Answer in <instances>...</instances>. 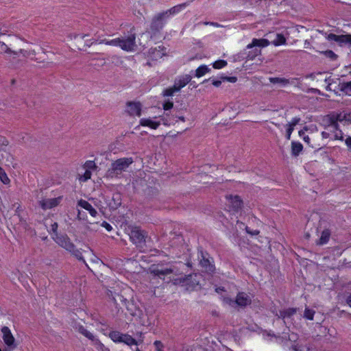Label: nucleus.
Here are the masks:
<instances>
[{"label":"nucleus","mask_w":351,"mask_h":351,"mask_svg":"<svg viewBox=\"0 0 351 351\" xmlns=\"http://www.w3.org/2000/svg\"><path fill=\"white\" fill-rule=\"evenodd\" d=\"M269 43L265 38H253L252 43L247 45L246 49L242 51L239 56L243 59L252 60L261 54V48L268 46Z\"/></svg>","instance_id":"1"},{"label":"nucleus","mask_w":351,"mask_h":351,"mask_svg":"<svg viewBox=\"0 0 351 351\" xmlns=\"http://www.w3.org/2000/svg\"><path fill=\"white\" fill-rule=\"evenodd\" d=\"M128 229L131 242L135 245L140 252H145L147 250V239L149 238L147 232L139 226H129Z\"/></svg>","instance_id":"2"},{"label":"nucleus","mask_w":351,"mask_h":351,"mask_svg":"<svg viewBox=\"0 0 351 351\" xmlns=\"http://www.w3.org/2000/svg\"><path fill=\"white\" fill-rule=\"evenodd\" d=\"M133 162L132 158H121L116 160L112 162L110 167L108 169L106 176L110 178H119Z\"/></svg>","instance_id":"3"},{"label":"nucleus","mask_w":351,"mask_h":351,"mask_svg":"<svg viewBox=\"0 0 351 351\" xmlns=\"http://www.w3.org/2000/svg\"><path fill=\"white\" fill-rule=\"evenodd\" d=\"M168 12H161L154 16L152 21L150 29L154 35L158 33L163 27Z\"/></svg>","instance_id":"4"},{"label":"nucleus","mask_w":351,"mask_h":351,"mask_svg":"<svg viewBox=\"0 0 351 351\" xmlns=\"http://www.w3.org/2000/svg\"><path fill=\"white\" fill-rule=\"evenodd\" d=\"M251 298L244 292H239L235 300L228 299V304L233 308H236L237 306L244 308L247 305L251 304Z\"/></svg>","instance_id":"5"},{"label":"nucleus","mask_w":351,"mask_h":351,"mask_svg":"<svg viewBox=\"0 0 351 351\" xmlns=\"http://www.w3.org/2000/svg\"><path fill=\"white\" fill-rule=\"evenodd\" d=\"M1 330L3 341L8 347L4 351H10L15 349L17 347V344L10 329L8 326H3Z\"/></svg>","instance_id":"6"},{"label":"nucleus","mask_w":351,"mask_h":351,"mask_svg":"<svg viewBox=\"0 0 351 351\" xmlns=\"http://www.w3.org/2000/svg\"><path fill=\"white\" fill-rule=\"evenodd\" d=\"M202 275L198 274H193L189 275L184 280L185 285L187 286V289L197 290L202 288V281H204Z\"/></svg>","instance_id":"7"},{"label":"nucleus","mask_w":351,"mask_h":351,"mask_svg":"<svg viewBox=\"0 0 351 351\" xmlns=\"http://www.w3.org/2000/svg\"><path fill=\"white\" fill-rule=\"evenodd\" d=\"M326 38L329 41H335L342 47L346 45H351V34L336 35L335 34H326Z\"/></svg>","instance_id":"8"},{"label":"nucleus","mask_w":351,"mask_h":351,"mask_svg":"<svg viewBox=\"0 0 351 351\" xmlns=\"http://www.w3.org/2000/svg\"><path fill=\"white\" fill-rule=\"evenodd\" d=\"M199 265L204 269V271L208 274H213L215 269V265L209 260L208 254L202 250L199 252Z\"/></svg>","instance_id":"9"},{"label":"nucleus","mask_w":351,"mask_h":351,"mask_svg":"<svg viewBox=\"0 0 351 351\" xmlns=\"http://www.w3.org/2000/svg\"><path fill=\"white\" fill-rule=\"evenodd\" d=\"M53 239L56 243L68 252L74 250L75 245L71 242L70 238L66 234L56 235V237H53Z\"/></svg>","instance_id":"10"},{"label":"nucleus","mask_w":351,"mask_h":351,"mask_svg":"<svg viewBox=\"0 0 351 351\" xmlns=\"http://www.w3.org/2000/svg\"><path fill=\"white\" fill-rule=\"evenodd\" d=\"M174 269L170 267H162V265L158 263L157 265H153L150 269V272L155 276H158L160 278H163L165 276L173 273Z\"/></svg>","instance_id":"11"},{"label":"nucleus","mask_w":351,"mask_h":351,"mask_svg":"<svg viewBox=\"0 0 351 351\" xmlns=\"http://www.w3.org/2000/svg\"><path fill=\"white\" fill-rule=\"evenodd\" d=\"M126 107L125 111L130 116L140 117L141 115L142 105L140 102L128 101Z\"/></svg>","instance_id":"12"},{"label":"nucleus","mask_w":351,"mask_h":351,"mask_svg":"<svg viewBox=\"0 0 351 351\" xmlns=\"http://www.w3.org/2000/svg\"><path fill=\"white\" fill-rule=\"evenodd\" d=\"M135 34H131L125 39H120L119 47L125 51H130L134 49L135 45Z\"/></svg>","instance_id":"13"},{"label":"nucleus","mask_w":351,"mask_h":351,"mask_svg":"<svg viewBox=\"0 0 351 351\" xmlns=\"http://www.w3.org/2000/svg\"><path fill=\"white\" fill-rule=\"evenodd\" d=\"M229 200V206L234 212H238L243 207V201L239 195H229L226 196Z\"/></svg>","instance_id":"14"},{"label":"nucleus","mask_w":351,"mask_h":351,"mask_svg":"<svg viewBox=\"0 0 351 351\" xmlns=\"http://www.w3.org/2000/svg\"><path fill=\"white\" fill-rule=\"evenodd\" d=\"M61 197L45 199L39 201V205L43 210L51 209L57 206L60 202Z\"/></svg>","instance_id":"15"},{"label":"nucleus","mask_w":351,"mask_h":351,"mask_svg":"<svg viewBox=\"0 0 351 351\" xmlns=\"http://www.w3.org/2000/svg\"><path fill=\"white\" fill-rule=\"evenodd\" d=\"M191 80V77L189 75H186L179 79L175 80L173 86L176 87V90L179 91L182 88L185 86Z\"/></svg>","instance_id":"16"},{"label":"nucleus","mask_w":351,"mask_h":351,"mask_svg":"<svg viewBox=\"0 0 351 351\" xmlns=\"http://www.w3.org/2000/svg\"><path fill=\"white\" fill-rule=\"evenodd\" d=\"M298 311L297 308H289L279 311V313H276V316L278 318L285 319L289 318L295 315Z\"/></svg>","instance_id":"17"},{"label":"nucleus","mask_w":351,"mask_h":351,"mask_svg":"<svg viewBox=\"0 0 351 351\" xmlns=\"http://www.w3.org/2000/svg\"><path fill=\"white\" fill-rule=\"evenodd\" d=\"M77 205L88 210L92 217H96L97 215V210L92 206L90 203L84 199L79 200L77 202Z\"/></svg>","instance_id":"18"},{"label":"nucleus","mask_w":351,"mask_h":351,"mask_svg":"<svg viewBox=\"0 0 351 351\" xmlns=\"http://www.w3.org/2000/svg\"><path fill=\"white\" fill-rule=\"evenodd\" d=\"M331 235V231L326 228L322 232V234L319 240L317 241V244L319 245L327 243Z\"/></svg>","instance_id":"19"},{"label":"nucleus","mask_w":351,"mask_h":351,"mask_svg":"<svg viewBox=\"0 0 351 351\" xmlns=\"http://www.w3.org/2000/svg\"><path fill=\"white\" fill-rule=\"evenodd\" d=\"M140 125L142 126H147L156 130L159 127L160 123L159 121H154L149 118H143L140 120Z\"/></svg>","instance_id":"20"},{"label":"nucleus","mask_w":351,"mask_h":351,"mask_svg":"<svg viewBox=\"0 0 351 351\" xmlns=\"http://www.w3.org/2000/svg\"><path fill=\"white\" fill-rule=\"evenodd\" d=\"M303 149V145L299 143L293 141L291 143V155L298 156Z\"/></svg>","instance_id":"21"},{"label":"nucleus","mask_w":351,"mask_h":351,"mask_svg":"<svg viewBox=\"0 0 351 351\" xmlns=\"http://www.w3.org/2000/svg\"><path fill=\"white\" fill-rule=\"evenodd\" d=\"M123 333L119 332V331H112L109 333V337L116 343H122L123 337Z\"/></svg>","instance_id":"22"},{"label":"nucleus","mask_w":351,"mask_h":351,"mask_svg":"<svg viewBox=\"0 0 351 351\" xmlns=\"http://www.w3.org/2000/svg\"><path fill=\"white\" fill-rule=\"evenodd\" d=\"M76 329L77 330V331L79 332L82 334L84 336L87 337L88 339H90L91 341L95 340V336L90 332L87 330L83 326L80 325L77 327H76Z\"/></svg>","instance_id":"23"},{"label":"nucleus","mask_w":351,"mask_h":351,"mask_svg":"<svg viewBox=\"0 0 351 351\" xmlns=\"http://www.w3.org/2000/svg\"><path fill=\"white\" fill-rule=\"evenodd\" d=\"M339 90L348 95H351V81L339 84Z\"/></svg>","instance_id":"24"},{"label":"nucleus","mask_w":351,"mask_h":351,"mask_svg":"<svg viewBox=\"0 0 351 351\" xmlns=\"http://www.w3.org/2000/svg\"><path fill=\"white\" fill-rule=\"evenodd\" d=\"M210 71V69L208 68L206 65H201L199 66L195 71V76L197 77H200L204 75L206 73Z\"/></svg>","instance_id":"25"},{"label":"nucleus","mask_w":351,"mask_h":351,"mask_svg":"<svg viewBox=\"0 0 351 351\" xmlns=\"http://www.w3.org/2000/svg\"><path fill=\"white\" fill-rule=\"evenodd\" d=\"M269 82L272 84H280L283 86L290 84L289 80L282 77H270Z\"/></svg>","instance_id":"26"},{"label":"nucleus","mask_w":351,"mask_h":351,"mask_svg":"<svg viewBox=\"0 0 351 351\" xmlns=\"http://www.w3.org/2000/svg\"><path fill=\"white\" fill-rule=\"evenodd\" d=\"M122 343H124L128 346L138 345V342L135 339L128 334L123 335Z\"/></svg>","instance_id":"27"},{"label":"nucleus","mask_w":351,"mask_h":351,"mask_svg":"<svg viewBox=\"0 0 351 351\" xmlns=\"http://www.w3.org/2000/svg\"><path fill=\"white\" fill-rule=\"evenodd\" d=\"M112 200L114 201V204H112L111 202L109 204L112 209H117L121 206V202L119 194L113 195Z\"/></svg>","instance_id":"28"},{"label":"nucleus","mask_w":351,"mask_h":351,"mask_svg":"<svg viewBox=\"0 0 351 351\" xmlns=\"http://www.w3.org/2000/svg\"><path fill=\"white\" fill-rule=\"evenodd\" d=\"M13 53L14 55L18 54L16 51H12L4 42L0 41V53Z\"/></svg>","instance_id":"29"},{"label":"nucleus","mask_w":351,"mask_h":351,"mask_svg":"<svg viewBox=\"0 0 351 351\" xmlns=\"http://www.w3.org/2000/svg\"><path fill=\"white\" fill-rule=\"evenodd\" d=\"M186 5V3L180 4V5H176V6L171 8V9L165 11V12H168V17H169L171 14H173L179 12L182 8H185Z\"/></svg>","instance_id":"30"},{"label":"nucleus","mask_w":351,"mask_h":351,"mask_svg":"<svg viewBox=\"0 0 351 351\" xmlns=\"http://www.w3.org/2000/svg\"><path fill=\"white\" fill-rule=\"evenodd\" d=\"M272 43L275 46H278V45H281L285 44L286 43V38H285V37L282 34H278L277 36H276V39L272 41Z\"/></svg>","instance_id":"31"},{"label":"nucleus","mask_w":351,"mask_h":351,"mask_svg":"<svg viewBox=\"0 0 351 351\" xmlns=\"http://www.w3.org/2000/svg\"><path fill=\"white\" fill-rule=\"evenodd\" d=\"M321 53L324 54L326 58L330 59L331 60H336L338 58V56L335 54L332 50H326L324 51H321Z\"/></svg>","instance_id":"32"},{"label":"nucleus","mask_w":351,"mask_h":351,"mask_svg":"<svg viewBox=\"0 0 351 351\" xmlns=\"http://www.w3.org/2000/svg\"><path fill=\"white\" fill-rule=\"evenodd\" d=\"M69 252L71 253L77 260L82 261L83 263H85V260L84 259V257L82 254V252L75 248V245L74 246V250H71Z\"/></svg>","instance_id":"33"},{"label":"nucleus","mask_w":351,"mask_h":351,"mask_svg":"<svg viewBox=\"0 0 351 351\" xmlns=\"http://www.w3.org/2000/svg\"><path fill=\"white\" fill-rule=\"evenodd\" d=\"M227 64V61L224 60H219L213 63V66L214 69H219L226 66Z\"/></svg>","instance_id":"34"},{"label":"nucleus","mask_w":351,"mask_h":351,"mask_svg":"<svg viewBox=\"0 0 351 351\" xmlns=\"http://www.w3.org/2000/svg\"><path fill=\"white\" fill-rule=\"evenodd\" d=\"M0 180L5 184H8L10 182L7 174L5 173V171L1 167H0Z\"/></svg>","instance_id":"35"},{"label":"nucleus","mask_w":351,"mask_h":351,"mask_svg":"<svg viewBox=\"0 0 351 351\" xmlns=\"http://www.w3.org/2000/svg\"><path fill=\"white\" fill-rule=\"evenodd\" d=\"M99 43H105L106 45H114V46H119L120 43V38H116L111 40H108L106 39L101 40Z\"/></svg>","instance_id":"36"},{"label":"nucleus","mask_w":351,"mask_h":351,"mask_svg":"<svg viewBox=\"0 0 351 351\" xmlns=\"http://www.w3.org/2000/svg\"><path fill=\"white\" fill-rule=\"evenodd\" d=\"M314 314L315 311L306 308L304 311V317L307 319L313 320Z\"/></svg>","instance_id":"37"},{"label":"nucleus","mask_w":351,"mask_h":351,"mask_svg":"<svg viewBox=\"0 0 351 351\" xmlns=\"http://www.w3.org/2000/svg\"><path fill=\"white\" fill-rule=\"evenodd\" d=\"M178 92V90H176V87L174 86L171 87H169L164 90L163 91V95L164 96H171L173 95L174 93Z\"/></svg>","instance_id":"38"},{"label":"nucleus","mask_w":351,"mask_h":351,"mask_svg":"<svg viewBox=\"0 0 351 351\" xmlns=\"http://www.w3.org/2000/svg\"><path fill=\"white\" fill-rule=\"evenodd\" d=\"M84 167H85V168H86V170H89V171H90V169H94L97 168V166H96L95 162L93 160L86 161L84 164Z\"/></svg>","instance_id":"39"},{"label":"nucleus","mask_w":351,"mask_h":351,"mask_svg":"<svg viewBox=\"0 0 351 351\" xmlns=\"http://www.w3.org/2000/svg\"><path fill=\"white\" fill-rule=\"evenodd\" d=\"M220 79L223 81H227V82H230L231 83H235L237 81V77H234V76L228 77V76L221 75L220 77Z\"/></svg>","instance_id":"40"},{"label":"nucleus","mask_w":351,"mask_h":351,"mask_svg":"<svg viewBox=\"0 0 351 351\" xmlns=\"http://www.w3.org/2000/svg\"><path fill=\"white\" fill-rule=\"evenodd\" d=\"M172 116L177 119L176 121H178V119L182 121H185V117L182 114V112H176L175 114H173Z\"/></svg>","instance_id":"41"},{"label":"nucleus","mask_w":351,"mask_h":351,"mask_svg":"<svg viewBox=\"0 0 351 351\" xmlns=\"http://www.w3.org/2000/svg\"><path fill=\"white\" fill-rule=\"evenodd\" d=\"M173 104L172 101L168 100L163 104V108L165 110H170L173 108Z\"/></svg>","instance_id":"42"},{"label":"nucleus","mask_w":351,"mask_h":351,"mask_svg":"<svg viewBox=\"0 0 351 351\" xmlns=\"http://www.w3.org/2000/svg\"><path fill=\"white\" fill-rule=\"evenodd\" d=\"M58 223H56V222H54L51 226V230L53 232V233L54 234L53 237H56V235H59L58 234Z\"/></svg>","instance_id":"43"},{"label":"nucleus","mask_w":351,"mask_h":351,"mask_svg":"<svg viewBox=\"0 0 351 351\" xmlns=\"http://www.w3.org/2000/svg\"><path fill=\"white\" fill-rule=\"evenodd\" d=\"M294 128L291 127V125H287V131H286V138L289 140L291 138V134L293 132Z\"/></svg>","instance_id":"44"},{"label":"nucleus","mask_w":351,"mask_h":351,"mask_svg":"<svg viewBox=\"0 0 351 351\" xmlns=\"http://www.w3.org/2000/svg\"><path fill=\"white\" fill-rule=\"evenodd\" d=\"M335 118H336V121H337V122H342L343 121L346 120V114H342L341 113L340 114H337L335 115Z\"/></svg>","instance_id":"45"},{"label":"nucleus","mask_w":351,"mask_h":351,"mask_svg":"<svg viewBox=\"0 0 351 351\" xmlns=\"http://www.w3.org/2000/svg\"><path fill=\"white\" fill-rule=\"evenodd\" d=\"M300 121V118L299 117H294L291 123H289L287 125H291V127H294Z\"/></svg>","instance_id":"46"},{"label":"nucleus","mask_w":351,"mask_h":351,"mask_svg":"<svg viewBox=\"0 0 351 351\" xmlns=\"http://www.w3.org/2000/svg\"><path fill=\"white\" fill-rule=\"evenodd\" d=\"M154 344L158 351H160L161 349L163 348V345H162V342L160 341H155Z\"/></svg>","instance_id":"47"},{"label":"nucleus","mask_w":351,"mask_h":351,"mask_svg":"<svg viewBox=\"0 0 351 351\" xmlns=\"http://www.w3.org/2000/svg\"><path fill=\"white\" fill-rule=\"evenodd\" d=\"M246 230V232L252 235V236H256V235H258L259 234V231L257 230H251L248 227H246L245 228Z\"/></svg>","instance_id":"48"},{"label":"nucleus","mask_w":351,"mask_h":351,"mask_svg":"<svg viewBox=\"0 0 351 351\" xmlns=\"http://www.w3.org/2000/svg\"><path fill=\"white\" fill-rule=\"evenodd\" d=\"M306 92L308 93H315V94H317V95H322V93H321V91L319 89L314 88H308Z\"/></svg>","instance_id":"49"},{"label":"nucleus","mask_w":351,"mask_h":351,"mask_svg":"<svg viewBox=\"0 0 351 351\" xmlns=\"http://www.w3.org/2000/svg\"><path fill=\"white\" fill-rule=\"evenodd\" d=\"M101 226L104 227L108 231H110L112 229L111 225L106 221H103Z\"/></svg>","instance_id":"50"},{"label":"nucleus","mask_w":351,"mask_h":351,"mask_svg":"<svg viewBox=\"0 0 351 351\" xmlns=\"http://www.w3.org/2000/svg\"><path fill=\"white\" fill-rule=\"evenodd\" d=\"M83 176H84V180L86 181L87 180L90 178L91 172L89 170H86Z\"/></svg>","instance_id":"51"},{"label":"nucleus","mask_w":351,"mask_h":351,"mask_svg":"<svg viewBox=\"0 0 351 351\" xmlns=\"http://www.w3.org/2000/svg\"><path fill=\"white\" fill-rule=\"evenodd\" d=\"M345 143L347 147L351 149V136H348V138H346V139L345 140Z\"/></svg>","instance_id":"52"},{"label":"nucleus","mask_w":351,"mask_h":351,"mask_svg":"<svg viewBox=\"0 0 351 351\" xmlns=\"http://www.w3.org/2000/svg\"><path fill=\"white\" fill-rule=\"evenodd\" d=\"M212 84H213L215 86H216V87H219V86H221V80H213L212 81Z\"/></svg>","instance_id":"53"},{"label":"nucleus","mask_w":351,"mask_h":351,"mask_svg":"<svg viewBox=\"0 0 351 351\" xmlns=\"http://www.w3.org/2000/svg\"><path fill=\"white\" fill-rule=\"evenodd\" d=\"M340 131V133H341V135H338L337 134L335 135V140H341V141H343V134H342V131L341 130H339Z\"/></svg>","instance_id":"54"},{"label":"nucleus","mask_w":351,"mask_h":351,"mask_svg":"<svg viewBox=\"0 0 351 351\" xmlns=\"http://www.w3.org/2000/svg\"><path fill=\"white\" fill-rule=\"evenodd\" d=\"M335 130H339V125L338 124V122H332V125H331Z\"/></svg>","instance_id":"55"},{"label":"nucleus","mask_w":351,"mask_h":351,"mask_svg":"<svg viewBox=\"0 0 351 351\" xmlns=\"http://www.w3.org/2000/svg\"><path fill=\"white\" fill-rule=\"evenodd\" d=\"M332 122L337 123V121H336V118H335V115H333L332 117H331L330 118V125H332Z\"/></svg>","instance_id":"56"},{"label":"nucleus","mask_w":351,"mask_h":351,"mask_svg":"<svg viewBox=\"0 0 351 351\" xmlns=\"http://www.w3.org/2000/svg\"><path fill=\"white\" fill-rule=\"evenodd\" d=\"M322 136L324 138H328L329 137L330 134H329V133L324 131L322 132Z\"/></svg>","instance_id":"57"},{"label":"nucleus","mask_w":351,"mask_h":351,"mask_svg":"<svg viewBox=\"0 0 351 351\" xmlns=\"http://www.w3.org/2000/svg\"><path fill=\"white\" fill-rule=\"evenodd\" d=\"M346 302L351 307V293L348 296Z\"/></svg>","instance_id":"58"},{"label":"nucleus","mask_w":351,"mask_h":351,"mask_svg":"<svg viewBox=\"0 0 351 351\" xmlns=\"http://www.w3.org/2000/svg\"><path fill=\"white\" fill-rule=\"evenodd\" d=\"M303 139L304 141L307 143L308 144H309L310 143V138L308 137V136H303Z\"/></svg>","instance_id":"59"},{"label":"nucleus","mask_w":351,"mask_h":351,"mask_svg":"<svg viewBox=\"0 0 351 351\" xmlns=\"http://www.w3.org/2000/svg\"><path fill=\"white\" fill-rule=\"evenodd\" d=\"M333 82V80L331 79L330 77H328L325 80V82L327 83L328 84V83H331Z\"/></svg>","instance_id":"60"},{"label":"nucleus","mask_w":351,"mask_h":351,"mask_svg":"<svg viewBox=\"0 0 351 351\" xmlns=\"http://www.w3.org/2000/svg\"><path fill=\"white\" fill-rule=\"evenodd\" d=\"M117 296L118 297V298H119L121 302H125L126 299H124V298H123V296H121V295H119V294H117Z\"/></svg>","instance_id":"61"},{"label":"nucleus","mask_w":351,"mask_h":351,"mask_svg":"<svg viewBox=\"0 0 351 351\" xmlns=\"http://www.w3.org/2000/svg\"><path fill=\"white\" fill-rule=\"evenodd\" d=\"M299 135L300 136L303 137L304 136V132L303 130H300L299 132Z\"/></svg>","instance_id":"62"},{"label":"nucleus","mask_w":351,"mask_h":351,"mask_svg":"<svg viewBox=\"0 0 351 351\" xmlns=\"http://www.w3.org/2000/svg\"><path fill=\"white\" fill-rule=\"evenodd\" d=\"M330 85H331V83H328V84L326 87V90H331Z\"/></svg>","instance_id":"63"},{"label":"nucleus","mask_w":351,"mask_h":351,"mask_svg":"<svg viewBox=\"0 0 351 351\" xmlns=\"http://www.w3.org/2000/svg\"><path fill=\"white\" fill-rule=\"evenodd\" d=\"M292 349L295 351H298V347L296 345L292 346Z\"/></svg>","instance_id":"64"}]
</instances>
